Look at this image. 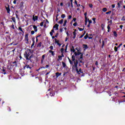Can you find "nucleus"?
Instances as JSON below:
<instances>
[{
  "label": "nucleus",
  "mask_w": 125,
  "mask_h": 125,
  "mask_svg": "<svg viewBox=\"0 0 125 125\" xmlns=\"http://www.w3.org/2000/svg\"><path fill=\"white\" fill-rule=\"evenodd\" d=\"M25 41L27 42L26 43L29 42V34L27 33L25 35Z\"/></svg>",
  "instance_id": "6"
},
{
  "label": "nucleus",
  "mask_w": 125,
  "mask_h": 125,
  "mask_svg": "<svg viewBox=\"0 0 125 125\" xmlns=\"http://www.w3.org/2000/svg\"><path fill=\"white\" fill-rule=\"evenodd\" d=\"M77 74H78V75H81V73L82 74H83V71H82V68H80L79 70V69L77 68V70H76Z\"/></svg>",
  "instance_id": "9"
},
{
  "label": "nucleus",
  "mask_w": 125,
  "mask_h": 125,
  "mask_svg": "<svg viewBox=\"0 0 125 125\" xmlns=\"http://www.w3.org/2000/svg\"><path fill=\"white\" fill-rule=\"evenodd\" d=\"M83 46L84 48H85V49H87V48H88V46H87V44H83Z\"/></svg>",
  "instance_id": "23"
},
{
  "label": "nucleus",
  "mask_w": 125,
  "mask_h": 125,
  "mask_svg": "<svg viewBox=\"0 0 125 125\" xmlns=\"http://www.w3.org/2000/svg\"><path fill=\"white\" fill-rule=\"evenodd\" d=\"M49 48L51 50H53V46H50Z\"/></svg>",
  "instance_id": "48"
},
{
  "label": "nucleus",
  "mask_w": 125,
  "mask_h": 125,
  "mask_svg": "<svg viewBox=\"0 0 125 125\" xmlns=\"http://www.w3.org/2000/svg\"><path fill=\"white\" fill-rule=\"evenodd\" d=\"M6 67L4 66L2 67V69H1V71L2 72H1L2 74H3V75H6Z\"/></svg>",
  "instance_id": "3"
},
{
  "label": "nucleus",
  "mask_w": 125,
  "mask_h": 125,
  "mask_svg": "<svg viewBox=\"0 0 125 125\" xmlns=\"http://www.w3.org/2000/svg\"><path fill=\"white\" fill-rule=\"evenodd\" d=\"M61 51L62 53H63V52H64V48H61Z\"/></svg>",
  "instance_id": "49"
},
{
  "label": "nucleus",
  "mask_w": 125,
  "mask_h": 125,
  "mask_svg": "<svg viewBox=\"0 0 125 125\" xmlns=\"http://www.w3.org/2000/svg\"><path fill=\"white\" fill-rule=\"evenodd\" d=\"M33 58H34V55L31 54L29 58H28V60H29L30 62H31V63H35V62L34 61V60L32 59Z\"/></svg>",
  "instance_id": "4"
},
{
  "label": "nucleus",
  "mask_w": 125,
  "mask_h": 125,
  "mask_svg": "<svg viewBox=\"0 0 125 125\" xmlns=\"http://www.w3.org/2000/svg\"><path fill=\"white\" fill-rule=\"evenodd\" d=\"M16 18H17L18 19H19V17H18V14H16Z\"/></svg>",
  "instance_id": "64"
},
{
  "label": "nucleus",
  "mask_w": 125,
  "mask_h": 125,
  "mask_svg": "<svg viewBox=\"0 0 125 125\" xmlns=\"http://www.w3.org/2000/svg\"><path fill=\"white\" fill-rule=\"evenodd\" d=\"M13 64H15V65L16 67H17V66H18L17 62L15 61V62H13Z\"/></svg>",
  "instance_id": "36"
},
{
  "label": "nucleus",
  "mask_w": 125,
  "mask_h": 125,
  "mask_svg": "<svg viewBox=\"0 0 125 125\" xmlns=\"http://www.w3.org/2000/svg\"><path fill=\"white\" fill-rule=\"evenodd\" d=\"M117 5L118 6V8H120L121 7V4L120 3H117Z\"/></svg>",
  "instance_id": "60"
},
{
  "label": "nucleus",
  "mask_w": 125,
  "mask_h": 125,
  "mask_svg": "<svg viewBox=\"0 0 125 125\" xmlns=\"http://www.w3.org/2000/svg\"><path fill=\"white\" fill-rule=\"evenodd\" d=\"M42 46V42H40L37 45L38 47H41Z\"/></svg>",
  "instance_id": "31"
},
{
  "label": "nucleus",
  "mask_w": 125,
  "mask_h": 125,
  "mask_svg": "<svg viewBox=\"0 0 125 125\" xmlns=\"http://www.w3.org/2000/svg\"><path fill=\"white\" fill-rule=\"evenodd\" d=\"M72 48L73 49H70V51H71V52H74L75 53V52H76V50H75V48H74V46H72Z\"/></svg>",
  "instance_id": "22"
},
{
  "label": "nucleus",
  "mask_w": 125,
  "mask_h": 125,
  "mask_svg": "<svg viewBox=\"0 0 125 125\" xmlns=\"http://www.w3.org/2000/svg\"><path fill=\"white\" fill-rule=\"evenodd\" d=\"M32 42H33V43L31 44V47H33V46L35 45V40L33 39Z\"/></svg>",
  "instance_id": "27"
},
{
  "label": "nucleus",
  "mask_w": 125,
  "mask_h": 125,
  "mask_svg": "<svg viewBox=\"0 0 125 125\" xmlns=\"http://www.w3.org/2000/svg\"><path fill=\"white\" fill-rule=\"evenodd\" d=\"M63 19H62L61 20L59 21V24H63Z\"/></svg>",
  "instance_id": "32"
},
{
  "label": "nucleus",
  "mask_w": 125,
  "mask_h": 125,
  "mask_svg": "<svg viewBox=\"0 0 125 125\" xmlns=\"http://www.w3.org/2000/svg\"><path fill=\"white\" fill-rule=\"evenodd\" d=\"M87 20L89 22V24H91V23H92V21L91 20H89V19H88Z\"/></svg>",
  "instance_id": "44"
},
{
  "label": "nucleus",
  "mask_w": 125,
  "mask_h": 125,
  "mask_svg": "<svg viewBox=\"0 0 125 125\" xmlns=\"http://www.w3.org/2000/svg\"><path fill=\"white\" fill-rule=\"evenodd\" d=\"M12 21L14 22V23H16V21L15 20V17H12L11 18Z\"/></svg>",
  "instance_id": "24"
},
{
  "label": "nucleus",
  "mask_w": 125,
  "mask_h": 125,
  "mask_svg": "<svg viewBox=\"0 0 125 125\" xmlns=\"http://www.w3.org/2000/svg\"><path fill=\"white\" fill-rule=\"evenodd\" d=\"M27 51H28V52L30 53V54H31V53H33L34 52V50H31L30 49H28Z\"/></svg>",
  "instance_id": "21"
},
{
  "label": "nucleus",
  "mask_w": 125,
  "mask_h": 125,
  "mask_svg": "<svg viewBox=\"0 0 125 125\" xmlns=\"http://www.w3.org/2000/svg\"><path fill=\"white\" fill-rule=\"evenodd\" d=\"M79 63H82L83 65L84 64V62H83V61H80V60H79Z\"/></svg>",
  "instance_id": "45"
},
{
  "label": "nucleus",
  "mask_w": 125,
  "mask_h": 125,
  "mask_svg": "<svg viewBox=\"0 0 125 125\" xmlns=\"http://www.w3.org/2000/svg\"><path fill=\"white\" fill-rule=\"evenodd\" d=\"M40 26L41 27H42V26H43V22H42L40 23Z\"/></svg>",
  "instance_id": "53"
},
{
  "label": "nucleus",
  "mask_w": 125,
  "mask_h": 125,
  "mask_svg": "<svg viewBox=\"0 0 125 125\" xmlns=\"http://www.w3.org/2000/svg\"><path fill=\"white\" fill-rule=\"evenodd\" d=\"M38 18H39V17H38V16H33V20L34 21H38Z\"/></svg>",
  "instance_id": "12"
},
{
  "label": "nucleus",
  "mask_w": 125,
  "mask_h": 125,
  "mask_svg": "<svg viewBox=\"0 0 125 125\" xmlns=\"http://www.w3.org/2000/svg\"><path fill=\"white\" fill-rule=\"evenodd\" d=\"M72 58V62H73V63H75L76 62L75 61L76 60V57H75L74 55H72L71 57Z\"/></svg>",
  "instance_id": "13"
},
{
  "label": "nucleus",
  "mask_w": 125,
  "mask_h": 125,
  "mask_svg": "<svg viewBox=\"0 0 125 125\" xmlns=\"http://www.w3.org/2000/svg\"><path fill=\"white\" fill-rule=\"evenodd\" d=\"M87 24V19H85V25H86Z\"/></svg>",
  "instance_id": "59"
},
{
  "label": "nucleus",
  "mask_w": 125,
  "mask_h": 125,
  "mask_svg": "<svg viewBox=\"0 0 125 125\" xmlns=\"http://www.w3.org/2000/svg\"><path fill=\"white\" fill-rule=\"evenodd\" d=\"M67 24V20H65L64 21V23L63 24V26L65 27V26H66V24Z\"/></svg>",
  "instance_id": "28"
},
{
  "label": "nucleus",
  "mask_w": 125,
  "mask_h": 125,
  "mask_svg": "<svg viewBox=\"0 0 125 125\" xmlns=\"http://www.w3.org/2000/svg\"><path fill=\"white\" fill-rule=\"evenodd\" d=\"M55 43H57V44L59 43V40H57L56 38L55 39Z\"/></svg>",
  "instance_id": "33"
},
{
  "label": "nucleus",
  "mask_w": 125,
  "mask_h": 125,
  "mask_svg": "<svg viewBox=\"0 0 125 125\" xmlns=\"http://www.w3.org/2000/svg\"><path fill=\"white\" fill-rule=\"evenodd\" d=\"M30 55H31V54L29 52V51H28V50L25 51V53L24 54V56L26 59V60H29Z\"/></svg>",
  "instance_id": "2"
},
{
  "label": "nucleus",
  "mask_w": 125,
  "mask_h": 125,
  "mask_svg": "<svg viewBox=\"0 0 125 125\" xmlns=\"http://www.w3.org/2000/svg\"><path fill=\"white\" fill-rule=\"evenodd\" d=\"M44 57H45V54H44V55H43L42 56V60H44Z\"/></svg>",
  "instance_id": "40"
},
{
  "label": "nucleus",
  "mask_w": 125,
  "mask_h": 125,
  "mask_svg": "<svg viewBox=\"0 0 125 125\" xmlns=\"http://www.w3.org/2000/svg\"><path fill=\"white\" fill-rule=\"evenodd\" d=\"M7 5L8 7H7L6 6H5L6 10H7V13L8 14H10V8L9 7V4H7Z\"/></svg>",
  "instance_id": "5"
},
{
  "label": "nucleus",
  "mask_w": 125,
  "mask_h": 125,
  "mask_svg": "<svg viewBox=\"0 0 125 125\" xmlns=\"http://www.w3.org/2000/svg\"><path fill=\"white\" fill-rule=\"evenodd\" d=\"M112 12L111 11H109L108 12H107L105 13L106 14H110Z\"/></svg>",
  "instance_id": "50"
},
{
  "label": "nucleus",
  "mask_w": 125,
  "mask_h": 125,
  "mask_svg": "<svg viewBox=\"0 0 125 125\" xmlns=\"http://www.w3.org/2000/svg\"><path fill=\"white\" fill-rule=\"evenodd\" d=\"M49 53H51V55H52V56H54L55 55V53H54V51L50 50L49 51Z\"/></svg>",
  "instance_id": "14"
},
{
  "label": "nucleus",
  "mask_w": 125,
  "mask_h": 125,
  "mask_svg": "<svg viewBox=\"0 0 125 125\" xmlns=\"http://www.w3.org/2000/svg\"><path fill=\"white\" fill-rule=\"evenodd\" d=\"M61 17L63 19L65 18L66 17V15L65 14H62L61 15Z\"/></svg>",
  "instance_id": "39"
},
{
  "label": "nucleus",
  "mask_w": 125,
  "mask_h": 125,
  "mask_svg": "<svg viewBox=\"0 0 125 125\" xmlns=\"http://www.w3.org/2000/svg\"><path fill=\"white\" fill-rule=\"evenodd\" d=\"M74 54H75V56H78L79 55H81V54H82V53L81 52V50H78L77 53L75 52Z\"/></svg>",
  "instance_id": "8"
},
{
  "label": "nucleus",
  "mask_w": 125,
  "mask_h": 125,
  "mask_svg": "<svg viewBox=\"0 0 125 125\" xmlns=\"http://www.w3.org/2000/svg\"><path fill=\"white\" fill-rule=\"evenodd\" d=\"M58 16H59V14H57L56 18V21H58Z\"/></svg>",
  "instance_id": "42"
},
{
  "label": "nucleus",
  "mask_w": 125,
  "mask_h": 125,
  "mask_svg": "<svg viewBox=\"0 0 125 125\" xmlns=\"http://www.w3.org/2000/svg\"><path fill=\"white\" fill-rule=\"evenodd\" d=\"M118 102H119V103L120 104V103H122V102H125V100H123V101H121V102L118 101Z\"/></svg>",
  "instance_id": "63"
},
{
  "label": "nucleus",
  "mask_w": 125,
  "mask_h": 125,
  "mask_svg": "<svg viewBox=\"0 0 125 125\" xmlns=\"http://www.w3.org/2000/svg\"><path fill=\"white\" fill-rule=\"evenodd\" d=\"M113 35L115 37H118V34H117V32L116 31L113 32Z\"/></svg>",
  "instance_id": "26"
},
{
  "label": "nucleus",
  "mask_w": 125,
  "mask_h": 125,
  "mask_svg": "<svg viewBox=\"0 0 125 125\" xmlns=\"http://www.w3.org/2000/svg\"><path fill=\"white\" fill-rule=\"evenodd\" d=\"M20 73L22 77H23V76H25V71L23 70H21L20 71Z\"/></svg>",
  "instance_id": "10"
},
{
  "label": "nucleus",
  "mask_w": 125,
  "mask_h": 125,
  "mask_svg": "<svg viewBox=\"0 0 125 125\" xmlns=\"http://www.w3.org/2000/svg\"><path fill=\"white\" fill-rule=\"evenodd\" d=\"M58 27H59V25L58 24H56L54 26H53V29H55L57 31L58 30Z\"/></svg>",
  "instance_id": "11"
},
{
  "label": "nucleus",
  "mask_w": 125,
  "mask_h": 125,
  "mask_svg": "<svg viewBox=\"0 0 125 125\" xmlns=\"http://www.w3.org/2000/svg\"><path fill=\"white\" fill-rule=\"evenodd\" d=\"M103 11L104 12H106V11H107V8H104L103 9Z\"/></svg>",
  "instance_id": "38"
},
{
  "label": "nucleus",
  "mask_w": 125,
  "mask_h": 125,
  "mask_svg": "<svg viewBox=\"0 0 125 125\" xmlns=\"http://www.w3.org/2000/svg\"><path fill=\"white\" fill-rule=\"evenodd\" d=\"M122 21H125V16L123 17V18L121 19Z\"/></svg>",
  "instance_id": "54"
},
{
  "label": "nucleus",
  "mask_w": 125,
  "mask_h": 125,
  "mask_svg": "<svg viewBox=\"0 0 125 125\" xmlns=\"http://www.w3.org/2000/svg\"><path fill=\"white\" fill-rule=\"evenodd\" d=\"M50 96H54L55 95V93L50 92Z\"/></svg>",
  "instance_id": "30"
},
{
  "label": "nucleus",
  "mask_w": 125,
  "mask_h": 125,
  "mask_svg": "<svg viewBox=\"0 0 125 125\" xmlns=\"http://www.w3.org/2000/svg\"><path fill=\"white\" fill-rule=\"evenodd\" d=\"M68 59V61L70 64V65H72V70H75L78 71V64H79V61L78 60H76L75 61L73 62L71 59L69 57L67 58Z\"/></svg>",
  "instance_id": "1"
},
{
  "label": "nucleus",
  "mask_w": 125,
  "mask_h": 125,
  "mask_svg": "<svg viewBox=\"0 0 125 125\" xmlns=\"http://www.w3.org/2000/svg\"><path fill=\"white\" fill-rule=\"evenodd\" d=\"M114 51H115V52H117V51H118V48H117V46H115V47H114Z\"/></svg>",
  "instance_id": "35"
},
{
  "label": "nucleus",
  "mask_w": 125,
  "mask_h": 125,
  "mask_svg": "<svg viewBox=\"0 0 125 125\" xmlns=\"http://www.w3.org/2000/svg\"><path fill=\"white\" fill-rule=\"evenodd\" d=\"M77 25H78V23H77V22H76L73 24V26H74V27H76Z\"/></svg>",
  "instance_id": "58"
},
{
  "label": "nucleus",
  "mask_w": 125,
  "mask_h": 125,
  "mask_svg": "<svg viewBox=\"0 0 125 125\" xmlns=\"http://www.w3.org/2000/svg\"><path fill=\"white\" fill-rule=\"evenodd\" d=\"M87 38H88V33H86V35L84 37V39L87 40Z\"/></svg>",
  "instance_id": "25"
},
{
  "label": "nucleus",
  "mask_w": 125,
  "mask_h": 125,
  "mask_svg": "<svg viewBox=\"0 0 125 125\" xmlns=\"http://www.w3.org/2000/svg\"><path fill=\"white\" fill-rule=\"evenodd\" d=\"M83 54L82 53V54H81V56L80 58L79 59V60H81V59H83Z\"/></svg>",
  "instance_id": "19"
},
{
  "label": "nucleus",
  "mask_w": 125,
  "mask_h": 125,
  "mask_svg": "<svg viewBox=\"0 0 125 125\" xmlns=\"http://www.w3.org/2000/svg\"><path fill=\"white\" fill-rule=\"evenodd\" d=\"M89 7H90V8H92L93 5H92V4H89Z\"/></svg>",
  "instance_id": "51"
},
{
  "label": "nucleus",
  "mask_w": 125,
  "mask_h": 125,
  "mask_svg": "<svg viewBox=\"0 0 125 125\" xmlns=\"http://www.w3.org/2000/svg\"><path fill=\"white\" fill-rule=\"evenodd\" d=\"M33 29H34L35 32H38V27L36 25H33Z\"/></svg>",
  "instance_id": "17"
},
{
  "label": "nucleus",
  "mask_w": 125,
  "mask_h": 125,
  "mask_svg": "<svg viewBox=\"0 0 125 125\" xmlns=\"http://www.w3.org/2000/svg\"><path fill=\"white\" fill-rule=\"evenodd\" d=\"M58 58L60 59V60H62V57L61 56H59Z\"/></svg>",
  "instance_id": "55"
},
{
  "label": "nucleus",
  "mask_w": 125,
  "mask_h": 125,
  "mask_svg": "<svg viewBox=\"0 0 125 125\" xmlns=\"http://www.w3.org/2000/svg\"><path fill=\"white\" fill-rule=\"evenodd\" d=\"M31 35H34L35 34V31L34 30H32L31 31Z\"/></svg>",
  "instance_id": "52"
},
{
  "label": "nucleus",
  "mask_w": 125,
  "mask_h": 125,
  "mask_svg": "<svg viewBox=\"0 0 125 125\" xmlns=\"http://www.w3.org/2000/svg\"><path fill=\"white\" fill-rule=\"evenodd\" d=\"M42 68H44V67L42 66V67H41V68H39L38 69H37L36 70L37 72H39V71H40L41 69H42Z\"/></svg>",
  "instance_id": "43"
},
{
  "label": "nucleus",
  "mask_w": 125,
  "mask_h": 125,
  "mask_svg": "<svg viewBox=\"0 0 125 125\" xmlns=\"http://www.w3.org/2000/svg\"><path fill=\"white\" fill-rule=\"evenodd\" d=\"M71 2H68V7H70L71 6Z\"/></svg>",
  "instance_id": "47"
},
{
  "label": "nucleus",
  "mask_w": 125,
  "mask_h": 125,
  "mask_svg": "<svg viewBox=\"0 0 125 125\" xmlns=\"http://www.w3.org/2000/svg\"><path fill=\"white\" fill-rule=\"evenodd\" d=\"M32 68V67L30 66V65L26 64V65H25V66H24L23 67V70H25L26 68V69H30V70H31Z\"/></svg>",
  "instance_id": "7"
},
{
  "label": "nucleus",
  "mask_w": 125,
  "mask_h": 125,
  "mask_svg": "<svg viewBox=\"0 0 125 125\" xmlns=\"http://www.w3.org/2000/svg\"><path fill=\"white\" fill-rule=\"evenodd\" d=\"M73 34L74 37H76V36L77 35V33H76V31L73 32Z\"/></svg>",
  "instance_id": "46"
},
{
  "label": "nucleus",
  "mask_w": 125,
  "mask_h": 125,
  "mask_svg": "<svg viewBox=\"0 0 125 125\" xmlns=\"http://www.w3.org/2000/svg\"><path fill=\"white\" fill-rule=\"evenodd\" d=\"M62 64L63 68H66V66H67V65H66V63H65L64 62H62Z\"/></svg>",
  "instance_id": "20"
},
{
  "label": "nucleus",
  "mask_w": 125,
  "mask_h": 125,
  "mask_svg": "<svg viewBox=\"0 0 125 125\" xmlns=\"http://www.w3.org/2000/svg\"><path fill=\"white\" fill-rule=\"evenodd\" d=\"M71 18H72V16H71V15L68 16V20L71 19Z\"/></svg>",
  "instance_id": "62"
},
{
  "label": "nucleus",
  "mask_w": 125,
  "mask_h": 125,
  "mask_svg": "<svg viewBox=\"0 0 125 125\" xmlns=\"http://www.w3.org/2000/svg\"><path fill=\"white\" fill-rule=\"evenodd\" d=\"M17 1V0H14V1H13V3H14V4H16V2Z\"/></svg>",
  "instance_id": "61"
},
{
  "label": "nucleus",
  "mask_w": 125,
  "mask_h": 125,
  "mask_svg": "<svg viewBox=\"0 0 125 125\" xmlns=\"http://www.w3.org/2000/svg\"><path fill=\"white\" fill-rule=\"evenodd\" d=\"M18 30L19 31H20L21 33H22L23 34H24V31L23 30V29H22V27H21V26H19Z\"/></svg>",
  "instance_id": "15"
},
{
  "label": "nucleus",
  "mask_w": 125,
  "mask_h": 125,
  "mask_svg": "<svg viewBox=\"0 0 125 125\" xmlns=\"http://www.w3.org/2000/svg\"><path fill=\"white\" fill-rule=\"evenodd\" d=\"M11 28H12V29H13V30H15V27H14V24H12L11 26Z\"/></svg>",
  "instance_id": "41"
},
{
  "label": "nucleus",
  "mask_w": 125,
  "mask_h": 125,
  "mask_svg": "<svg viewBox=\"0 0 125 125\" xmlns=\"http://www.w3.org/2000/svg\"><path fill=\"white\" fill-rule=\"evenodd\" d=\"M95 65H96L97 67H98V61H96Z\"/></svg>",
  "instance_id": "57"
},
{
  "label": "nucleus",
  "mask_w": 125,
  "mask_h": 125,
  "mask_svg": "<svg viewBox=\"0 0 125 125\" xmlns=\"http://www.w3.org/2000/svg\"><path fill=\"white\" fill-rule=\"evenodd\" d=\"M61 75H62L61 73H59V72H57L56 73V78H58V77H59V76H60Z\"/></svg>",
  "instance_id": "16"
},
{
  "label": "nucleus",
  "mask_w": 125,
  "mask_h": 125,
  "mask_svg": "<svg viewBox=\"0 0 125 125\" xmlns=\"http://www.w3.org/2000/svg\"><path fill=\"white\" fill-rule=\"evenodd\" d=\"M78 30H79V31H80V32H82V31H83V30L84 29V28H82L80 27H78Z\"/></svg>",
  "instance_id": "34"
},
{
  "label": "nucleus",
  "mask_w": 125,
  "mask_h": 125,
  "mask_svg": "<svg viewBox=\"0 0 125 125\" xmlns=\"http://www.w3.org/2000/svg\"><path fill=\"white\" fill-rule=\"evenodd\" d=\"M84 15L85 16V19H87V17H86V15H87V12H85L84 13Z\"/></svg>",
  "instance_id": "37"
},
{
  "label": "nucleus",
  "mask_w": 125,
  "mask_h": 125,
  "mask_svg": "<svg viewBox=\"0 0 125 125\" xmlns=\"http://www.w3.org/2000/svg\"><path fill=\"white\" fill-rule=\"evenodd\" d=\"M108 23H110V24H109L110 25L113 24V21L112 20H110L109 21H108Z\"/></svg>",
  "instance_id": "56"
},
{
  "label": "nucleus",
  "mask_w": 125,
  "mask_h": 125,
  "mask_svg": "<svg viewBox=\"0 0 125 125\" xmlns=\"http://www.w3.org/2000/svg\"><path fill=\"white\" fill-rule=\"evenodd\" d=\"M111 24H108V25H107V32L108 33H109V32H110V29H111V27H110V25Z\"/></svg>",
  "instance_id": "18"
},
{
  "label": "nucleus",
  "mask_w": 125,
  "mask_h": 125,
  "mask_svg": "<svg viewBox=\"0 0 125 125\" xmlns=\"http://www.w3.org/2000/svg\"><path fill=\"white\" fill-rule=\"evenodd\" d=\"M104 45H105V41H103V44L102 45V48L104 47Z\"/></svg>",
  "instance_id": "29"
}]
</instances>
